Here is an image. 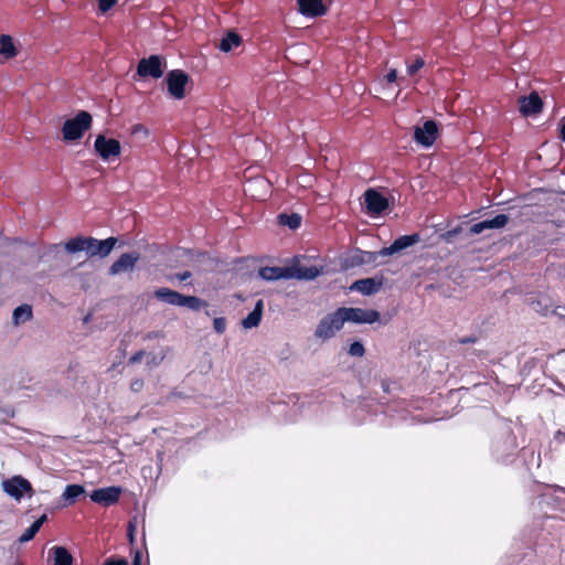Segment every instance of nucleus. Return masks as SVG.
<instances>
[{
	"label": "nucleus",
	"instance_id": "f257e3e1",
	"mask_svg": "<svg viewBox=\"0 0 565 565\" xmlns=\"http://www.w3.org/2000/svg\"><path fill=\"white\" fill-rule=\"evenodd\" d=\"M154 297L158 300L167 302L172 306L186 307L193 311H199L206 306V302L195 296H184L178 291L169 288H159L154 291Z\"/></svg>",
	"mask_w": 565,
	"mask_h": 565
},
{
	"label": "nucleus",
	"instance_id": "f03ea898",
	"mask_svg": "<svg viewBox=\"0 0 565 565\" xmlns=\"http://www.w3.org/2000/svg\"><path fill=\"white\" fill-rule=\"evenodd\" d=\"M92 116L85 110H81L74 118L65 120L62 132L66 141H74L83 137L84 132L92 126Z\"/></svg>",
	"mask_w": 565,
	"mask_h": 565
},
{
	"label": "nucleus",
	"instance_id": "7ed1b4c3",
	"mask_svg": "<svg viewBox=\"0 0 565 565\" xmlns=\"http://www.w3.org/2000/svg\"><path fill=\"white\" fill-rule=\"evenodd\" d=\"M344 324L340 308L334 312L324 316L315 330V337L322 341H327L335 335Z\"/></svg>",
	"mask_w": 565,
	"mask_h": 565
},
{
	"label": "nucleus",
	"instance_id": "20e7f679",
	"mask_svg": "<svg viewBox=\"0 0 565 565\" xmlns=\"http://www.w3.org/2000/svg\"><path fill=\"white\" fill-rule=\"evenodd\" d=\"M167 67L166 58L160 55H151L141 58L137 65V74L140 77L160 78Z\"/></svg>",
	"mask_w": 565,
	"mask_h": 565
},
{
	"label": "nucleus",
	"instance_id": "39448f33",
	"mask_svg": "<svg viewBox=\"0 0 565 565\" xmlns=\"http://www.w3.org/2000/svg\"><path fill=\"white\" fill-rule=\"evenodd\" d=\"M189 79V75L182 70L170 71L166 77L169 94L175 99H182L185 96V86Z\"/></svg>",
	"mask_w": 565,
	"mask_h": 565
},
{
	"label": "nucleus",
	"instance_id": "423d86ee",
	"mask_svg": "<svg viewBox=\"0 0 565 565\" xmlns=\"http://www.w3.org/2000/svg\"><path fill=\"white\" fill-rule=\"evenodd\" d=\"M340 310L344 322L374 323L380 319V313L373 309L341 307Z\"/></svg>",
	"mask_w": 565,
	"mask_h": 565
},
{
	"label": "nucleus",
	"instance_id": "0eeeda50",
	"mask_svg": "<svg viewBox=\"0 0 565 565\" xmlns=\"http://www.w3.org/2000/svg\"><path fill=\"white\" fill-rule=\"evenodd\" d=\"M95 151L104 160L108 161L120 153V143L116 139H108L104 135H98L94 143Z\"/></svg>",
	"mask_w": 565,
	"mask_h": 565
},
{
	"label": "nucleus",
	"instance_id": "6e6552de",
	"mask_svg": "<svg viewBox=\"0 0 565 565\" xmlns=\"http://www.w3.org/2000/svg\"><path fill=\"white\" fill-rule=\"evenodd\" d=\"M2 488L4 492H7L15 500H20L23 493H32L31 483L21 476H14L10 479L4 480L2 482Z\"/></svg>",
	"mask_w": 565,
	"mask_h": 565
},
{
	"label": "nucleus",
	"instance_id": "1a4fd4ad",
	"mask_svg": "<svg viewBox=\"0 0 565 565\" xmlns=\"http://www.w3.org/2000/svg\"><path fill=\"white\" fill-rule=\"evenodd\" d=\"M363 196L366 212L370 215H379L388 207L387 199L374 189H367Z\"/></svg>",
	"mask_w": 565,
	"mask_h": 565
},
{
	"label": "nucleus",
	"instance_id": "9d476101",
	"mask_svg": "<svg viewBox=\"0 0 565 565\" xmlns=\"http://www.w3.org/2000/svg\"><path fill=\"white\" fill-rule=\"evenodd\" d=\"M116 243H117V238H115V237H108L103 241H99L94 237H88L86 254L90 258L96 257V256L104 258L111 253Z\"/></svg>",
	"mask_w": 565,
	"mask_h": 565
},
{
	"label": "nucleus",
	"instance_id": "9b49d317",
	"mask_svg": "<svg viewBox=\"0 0 565 565\" xmlns=\"http://www.w3.org/2000/svg\"><path fill=\"white\" fill-rule=\"evenodd\" d=\"M438 127L434 120H426L422 127H416L414 139L424 147H430L437 138Z\"/></svg>",
	"mask_w": 565,
	"mask_h": 565
},
{
	"label": "nucleus",
	"instance_id": "f8f14e48",
	"mask_svg": "<svg viewBox=\"0 0 565 565\" xmlns=\"http://www.w3.org/2000/svg\"><path fill=\"white\" fill-rule=\"evenodd\" d=\"M122 490L120 487H107L94 490L89 498L93 502L108 507L116 503L119 500Z\"/></svg>",
	"mask_w": 565,
	"mask_h": 565
},
{
	"label": "nucleus",
	"instance_id": "ddd939ff",
	"mask_svg": "<svg viewBox=\"0 0 565 565\" xmlns=\"http://www.w3.org/2000/svg\"><path fill=\"white\" fill-rule=\"evenodd\" d=\"M420 241L419 234L415 233L412 235H403L398 238H396L391 246L382 248L379 254L381 256H390L395 253H399L415 244H417Z\"/></svg>",
	"mask_w": 565,
	"mask_h": 565
},
{
	"label": "nucleus",
	"instance_id": "4468645a",
	"mask_svg": "<svg viewBox=\"0 0 565 565\" xmlns=\"http://www.w3.org/2000/svg\"><path fill=\"white\" fill-rule=\"evenodd\" d=\"M139 259L136 252L122 254L109 268L110 275H118L131 270Z\"/></svg>",
	"mask_w": 565,
	"mask_h": 565
},
{
	"label": "nucleus",
	"instance_id": "2eb2a0df",
	"mask_svg": "<svg viewBox=\"0 0 565 565\" xmlns=\"http://www.w3.org/2000/svg\"><path fill=\"white\" fill-rule=\"evenodd\" d=\"M509 217L505 214H498L491 220H484L477 224H473L469 232L472 235L481 234L487 230L502 228L507 225Z\"/></svg>",
	"mask_w": 565,
	"mask_h": 565
},
{
	"label": "nucleus",
	"instance_id": "dca6fc26",
	"mask_svg": "<svg viewBox=\"0 0 565 565\" xmlns=\"http://www.w3.org/2000/svg\"><path fill=\"white\" fill-rule=\"evenodd\" d=\"M542 109V100L537 93H531L527 97L520 98V111L525 115H535Z\"/></svg>",
	"mask_w": 565,
	"mask_h": 565
},
{
	"label": "nucleus",
	"instance_id": "f3484780",
	"mask_svg": "<svg viewBox=\"0 0 565 565\" xmlns=\"http://www.w3.org/2000/svg\"><path fill=\"white\" fill-rule=\"evenodd\" d=\"M382 287V281L376 278H364L355 280L350 289L352 291H359L362 295L370 296L380 290Z\"/></svg>",
	"mask_w": 565,
	"mask_h": 565
},
{
	"label": "nucleus",
	"instance_id": "a211bd4d",
	"mask_svg": "<svg viewBox=\"0 0 565 565\" xmlns=\"http://www.w3.org/2000/svg\"><path fill=\"white\" fill-rule=\"evenodd\" d=\"M299 11L306 17H319L326 13L327 9L322 0H297Z\"/></svg>",
	"mask_w": 565,
	"mask_h": 565
},
{
	"label": "nucleus",
	"instance_id": "6ab92c4d",
	"mask_svg": "<svg viewBox=\"0 0 565 565\" xmlns=\"http://www.w3.org/2000/svg\"><path fill=\"white\" fill-rule=\"evenodd\" d=\"M258 277L266 281H275L279 279H290L289 267H260L258 269Z\"/></svg>",
	"mask_w": 565,
	"mask_h": 565
},
{
	"label": "nucleus",
	"instance_id": "aec40b11",
	"mask_svg": "<svg viewBox=\"0 0 565 565\" xmlns=\"http://www.w3.org/2000/svg\"><path fill=\"white\" fill-rule=\"evenodd\" d=\"M290 279L311 280L320 275V270L316 266H289Z\"/></svg>",
	"mask_w": 565,
	"mask_h": 565
},
{
	"label": "nucleus",
	"instance_id": "412c9836",
	"mask_svg": "<svg viewBox=\"0 0 565 565\" xmlns=\"http://www.w3.org/2000/svg\"><path fill=\"white\" fill-rule=\"evenodd\" d=\"M49 558L52 565H72L73 557L63 546H54L49 551Z\"/></svg>",
	"mask_w": 565,
	"mask_h": 565
},
{
	"label": "nucleus",
	"instance_id": "4be33fe9",
	"mask_svg": "<svg viewBox=\"0 0 565 565\" xmlns=\"http://www.w3.org/2000/svg\"><path fill=\"white\" fill-rule=\"evenodd\" d=\"M263 309H264V302H263V300H258L256 302L253 311L249 312L245 319H243L242 326L245 329H252V328L257 327L262 320Z\"/></svg>",
	"mask_w": 565,
	"mask_h": 565
},
{
	"label": "nucleus",
	"instance_id": "5701e85b",
	"mask_svg": "<svg viewBox=\"0 0 565 565\" xmlns=\"http://www.w3.org/2000/svg\"><path fill=\"white\" fill-rule=\"evenodd\" d=\"M87 241L88 237L84 236H76L74 238H71L64 244V248L70 254H75L78 252H85L87 253Z\"/></svg>",
	"mask_w": 565,
	"mask_h": 565
},
{
	"label": "nucleus",
	"instance_id": "b1692460",
	"mask_svg": "<svg viewBox=\"0 0 565 565\" xmlns=\"http://www.w3.org/2000/svg\"><path fill=\"white\" fill-rule=\"evenodd\" d=\"M0 55H3L6 58H12L17 55V50L10 35L2 34L0 36Z\"/></svg>",
	"mask_w": 565,
	"mask_h": 565
},
{
	"label": "nucleus",
	"instance_id": "393cba45",
	"mask_svg": "<svg viewBox=\"0 0 565 565\" xmlns=\"http://www.w3.org/2000/svg\"><path fill=\"white\" fill-rule=\"evenodd\" d=\"M241 44V38L235 32H228L220 42L218 49L223 52H231Z\"/></svg>",
	"mask_w": 565,
	"mask_h": 565
},
{
	"label": "nucleus",
	"instance_id": "a878e982",
	"mask_svg": "<svg viewBox=\"0 0 565 565\" xmlns=\"http://www.w3.org/2000/svg\"><path fill=\"white\" fill-rule=\"evenodd\" d=\"M31 317H32V309L29 305L19 306L13 310L12 318H13L14 324H17V326L30 320Z\"/></svg>",
	"mask_w": 565,
	"mask_h": 565
},
{
	"label": "nucleus",
	"instance_id": "bb28decb",
	"mask_svg": "<svg viewBox=\"0 0 565 565\" xmlns=\"http://www.w3.org/2000/svg\"><path fill=\"white\" fill-rule=\"evenodd\" d=\"M279 223L282 225L288 226L291 230H296L301 224V216L299 214L292 213V214H280L278 216Z\"/></svg>",
	"mask_w": 565,
	"mask_h": 565
},
{
	"label": "nucleus",
	"instance_id": "cd10ccee",
	"mask_svg": "<svg viewBox=\"0 0 565 565\" xmlns=\"http://www.w3.org/2000/svg\"><path fill=\"white\" fill-rule=\"evenodd\" d=\"M85 492L84 487L79 484H70L65 488L63 493V498L70 503L75 502V500Z\"/></svg>",
	"mask_w": 565,
	"mask_h": 565
},
{
	"label": "nucleus",
	"instance_id": "c85d7f7f",
	"mask_svg": "<svg viewBox=\"0 0 565 565\" xmlns=\"http://www.w3.org/2000/svg\"><path fill=\"white\" fill-rule=\"evenodd\" d=\"M504 445H505V449L502 452L500 450L499 443H494L492 445V451L497 456L498 459H504L510 454V451L513 449V441L510 437L504 441Z\"/></svg>",
	"mask_w": 565,
	"mask_h": 565
},
{
	"label": "nucleus",
	"instance_id": "c756f323",
	"mask_svg": "<svg viewBox=\"0 0 565 565\" xmlns=\"http://www.w3.org/2000/svg\"><path fill=\"white\" fill-rule=\"evenodd\" d=\"M364 353V345L360 341H354L349 348V354L352 356H363Z\"/></svg>",
	"mask_w": 565,
	"mask_h": 565
},
{
	"label": "nucleus",
	"instance_id": "7c9ffc66",
	"mask_svg": "<svg viewBox=\"0 0 565 565\" xmlns=\"http://www.w3.org/2000/svg\"><path fill=\"white\" fill-rule=\"evenodd\" d=\"M39 532V530L32 524L31 526H29L24 533L19 537V542L20 543H26L29 541H31L35 534Z\"/></svg>",
	"mask_w": 565,
	"mask_h": 565
},
{
	"label": "nucleus",
	"instance_id": "2f4dec72",
	"mask_svg": "<svg viewBox=\"0 0 565 565\" xmlns=\"http://www.w3.org/2000/svg\"><path fill=\"white\" fill-rule=\"evenodd\" d=\"M424 65V60L422 57H416L413 64L407 65V74L411 76L415 75Z\"/></svg>",
	"mask_w": 565,
	"mask_h": 565
},
{
	"label": "nucleus",
	"instance_id": "473e14b6",
	"mask_svg": "<svg viewBox=\"0 0 565 565\" xmlns=\"http://www.w3.org/2000/svg\"><path fill=\"white\" fill-rule=\"evenodd\" d=\"M460 227H455L452 230L447 231L445 234H443L444 241H446L447 243H452L455 237H457L458 234L460 233Z\"/></svg>",
	"mask_w": 565,
	"mask_h": 565
},
{
	"label": "nucleus",
	"instance_id": "72a5a7b5",
	"mask_svg": "<svg viewBox=\"0 0 565 565\" xmlns=\"http://www.w3.org/2000/svg\"><path fill=\"white\" fill-rule=\"evenodd\" d=\"M214 330L217 333H223L226 330V320L225 318H215L213 321Z\"/></svg>",
	"mask_w": 565,
	"mask_h": 565
},
{
	"label": "nucleus",
	"instance_id": "f704fd0d",
	"mask_svg": "<svg viewBox=\"0 0 565 565\" xmlns=\"http://www.w3.org/2000/svg\"><path fill=\"white\" fill-rule=\"evenodd\" d=\"M117 0H97L99 10L105 13L107 12Z\"/></svg>",
	"mask_w": 565,
	"mask_h": 565
},
{
	"label": "nucleus",
	"instance_id": "c9c22d12",
	"mask_svg": "<svg viewBox=\"0 0 565 565\" xmlns=\"http://www.w3.org/2000/svg\"><path fill=\"white\" fill-rule=\"evenodd\" d=\"M143 387V381L141 379H136L130 383V388L134 392H139Z\"/></svg>",
	"mask_w": 565,
	"mask_h": 565
},
{
	"label": "nucleus",
	"instance_id": "e433bc0d",
	"mask_svg": "<svg viewBox=\"0 0 565 565\" xmlns=\"http://www.w3.org/2000/svg\"><path fill=\"white\" fill-rule=\"evenodd\" d=\"M104 565H128V562L125 558L114 559L108 558Z\"/></svg>",
	"mask_w": 565,
	"mask_h": 565
},
{
	"label": "nucleus",
	"instance_id": "4c0bfd02",
	"mask_svg": "<svg viewBox=\"0 0 565 565\" xmlns=\"http://www.w3.org/2000/svg\"><path fill=\"white\" fill-rule=\"evenodd\" d=\"M145 355V352L143 351H139L137 353H135L130 359H129V363L130 364H135V363H139L141 360H142V356Z\"/></svg>",
	"mask_w": 565,
	"mask_h": 565
},
{
	"label": "nucleus",
	"instance_id": "58836bf2",
	"mask_svg": "<svg viewBox=\"0 0 565 565\" xmlns=\"http://www.w3.org/2000/svg\"><path fill=\"white\" fill-rule=\"evenodd\" d=\"M386 81H387V83H394V82L397 81V72H396V70H391L386 74Z\"/></svg>",
	"mask_w": 565,
	"mask_h": 565
},
{
	"label": "nucleus",
	"instance_id": "ea45409f",
	"mask_svg": "<svg viewBox=\"0 0 565 565\" xmlns=\"http://www.w3.org/2000/svg\"><path fill=\"white\" fill-rule=\"evenodd\" d=\"M12 244H22V241L20 238H10V237H4L3 238V245L4 246H9V245H12Z\"/></svg>",
	"mask_w": 565,
	"mask_h": 565
},
{
	"label": "nucleus",
	"instance_id": "a19ab883",
	"mask_svg": "<svg viewBox=\"0 0 565 565\" xmlns=\"http://www.w3.org/2000/svg\"><path fill=\"white\" fill-rule=\"evenodd\" d=\"M46 519H47L46 514H43L35 522H33L32 524L40 531L41 526L46 521Z\"/></svg>",
	"mask_w": 565,
	"mask_h": 565
},
{
	"label": "nucleus",
	"instance_id": "79ce46f5",
	"mask_svg": "<svg viewBox=\"0 0 565 565\" xmlns=\"http://www.w3.org/2000/svg\"><path fill=\"white\" fill-rule=\"evenodd\" d=\"M190 277H191V273L190 271H183V273L177 275V278L180 281H184V280L189 279Z\"/></svg>",
	"mask_w": 565,
	"mask_h": 565
},
{
	"label": "nucleus",
	"instance_id": "37998d69",
	"mask_svg": "<svg viewBox=\"0 0 565 565\" xmlns=\"http://www.w3.org/2000/svg\"><path fill=\"white\" fill-rule=\"evenodd\" d=\"M132 565H141V553L139 551L135 553Z\"/></svg>",
	"mask_w": 565,
	"mask_h": 565
},
{
	"label": "nucleus",
	"instance_id": "c03bdc74",
	"mask_svg": "<svg viewBox=\"0 0 565 565\" xmlns=\"http://www.w3.org/2000/svg\"><path fill=\"white\" fill-rule=\"evenodd\" d=\"M61 244H52L49 246V253H54V254H57L60 248H61Z\"/></svg>",
	"mask_w": 565,
	"mask_h": 565
},
{
	"label": "nucleus",
	"instance_id": "a18cd8bd",
	"mask_svg": "<svg viewBox=\"0 0 565 565\" xmlns=\"http://www.w3.org/2000/svg\"><path fill=\"white\" fill-rule=\"evenodd\" d=\"M134 532H135V526L131 523H129L128 536H129L130 543H134V540H135Z\"/></svg>",
	"mask_w": 565,
	"mask_h": 565
},
{
	"label": "nucleus",
	"instance_id": "49530a36",
	"mask_svg": "<svg viewBox=\"0 0 565 565\" xmlns=\"http://www.w3.org/2000/svg\"><path fill=\"white\" fill-rule=\"evenodd\" d=\"M147 132L146 128L141 125H136L132 128V134Z\"/></svg>",
	"mask_w": 565,
	"mask_h": 565
},
{
	"label": "nucleus",
	"instance_id": "de8ad7c7",
	"mask_svg": "<svg viewBox=\"0 0 565 565\" xmlns=\"http://www.w3.org/2000/svg\"><path fill=\"white\" fill-rule=\"evenodd\" d=\"M475 341H476V339L472 337H467V338L460 339L461 343H473Z\"/></svg>",
	"mask_w": 565,
	"mask_h": 565
},
{
	"label": "nucleus",
	"instance_id": "09e8293b",
	"mask_svg": "<svg viewBox=\"0 0 565 565\" xmlns=\"http://www.w3.org/2000/svg\"><path fill=\"white\" fill-rule=\"evenodd\" d=\"M561 136H562V139L565 141V121L562 124V127H561Z\"/></svg>",
	"mask_w": 565,
	"mask_h": 565
},
{
	"label": "nucleus",
	"instance_id": "8fccbe9b",
	"mask_svg": "<svg viewBox=\"0 0 565 565\" xmlns=\"http://www.w3.org/2000/svg\"><path fill=\"white\" fill-rule=\"evenodd\" d=\"M559 441H565V434L558 433Z\"/></svg>",
	"mask_w": 565,
	"mask_h": 565
},
{
	"label": "nucleus",
	"instance_id": "3c124183",
	"mask_svg": "<svg viewBox=\"0 0 565 565\" xmlns=\"http://www.w3.org/2000/svg\"><path fill=\"white\" fill-rule=\"evenodd\" d=\"M150 363L158 364V362L156 361V356H152L151 361H148V364Z\"/></svg>",
	"mask_w": 565,
	"mask_h": 565
},
{
	"label": "nucleus",
	"instance_id": "603ef678",
	"mask_svg": "<svg viewBox=\"0 0 565 565\" xmlns=\"http://www.w3.org/2000/svg\"><path fill=\"white\" fill-rule=\"evenodd\" d=\"M559 316H565V307L561 308V311L558 312Z\"/></svg>",
	"mask_w": 565,
	"mask_h": 565
},
{
	"label": "nucleus",
	"instance_id": "864d4df0",
	"mask_svg": "<svg viewBox=\"0 0 565 565\" xmlns=\"http://www.w3.org/2000/svg\"><path fill=\"white\" fill-rule=\"evenodd\" d=\"M2 237V231L0 230V238Z\"/></svg>",
	"mask_w": 565,
	"mask_h": 565
}]
</instances>
